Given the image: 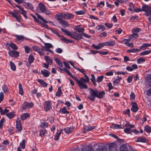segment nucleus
<instances>
[{
    "instance_id": "f257e3e1",
    "label": "nucleus",
    "mask_w": 151,
    "mask_h": 151,
    "mask_svg": "<svg viewBox=\"0 0 151 151\" xmlns=\"http://www.w3.org/2000/svg\"><path fill=\"white\" fill-rule=\"evenodd\" d=\"M90 95L88 97V98L92 101H94L96 97L99 99H102L103 96L105 94L104 91L100 92L96 89H93L92 88H90Z\"/></svg>"
},
{
    "instance_id": "f03ea898",
    "label": "nucleus",
    "mask_w": 151,
    "mask_h": 151,
    "mask_svg": "<svg viewBox=\"0 0 151 151\" xmlns=\"http://www.w3.org/2000/svg\"><path fill=\"white\" fill-rule=\"evenodd\" d=\"M61 30L63 32L65 33L67 35L77 40L83 39L81 36V33L78 34L75 32H70L67 29H64L63 28L61 29Z\"/></svg>"
},
{
    "instance_id": "7ed1b4c3",
    "label": "nucleus",
    "mask_w": 151,
    "mask_h": 151,
    "mask_svg": "<svg viewBox=\"0 0 151 151\" xmlns=\"http://www.w3.org/2000/svg\"><path fill=\"white\" fill-rule=\"evenodd\" d=\"M143 11L145 13L147 17L151 15V6L147 5H143Z\"/></svg>"
},
{
    "instance_id": "20e7f679",
    "label": "nucleus",
    "mask_w": 151,
    "mask_h": 151,
    "mask_svg": "<svg viewBox=\"0 0 151 151\" xmlns=\"http://www.w3.org/2000/svg\"><path fill=\"white\" fill-rule=\"evenodd\" d=\"M52 108V103L50 101H46L44 104V110L45 111H48Z\"/></svg>"
},
{
    "instance_id": "39448f33",
    "label": "nucleus",
    "mask_w": 151,
    "mask_h": 151,
    "mask_svg": "<svg viewBox=\"0 0 151 151\" xmlns=\"http://www.w3.org/2000/svg\"><path fill=\"white\" fill-rule=\"evenodd\" d=\"M46 8L45 6L42 3H40L37 8V11L39 13L44 12Z\"/></svg>"
},
{
    "instance_id": "423d86ee",
    "label": "nucleus",
    "mask_w": 151,
    "mask_h": 151,
    "mask_svg": "<svg viewBox=\"0 0 151 151\" xmlns=\"http://www.w3.org/2000/svg\"><path fill=\"white\" fill-rule=\"evenodd\" d=\"M86 79H84L83 78V80H82L81 82V84L82 85V88H81V89H87L88 88V86L86 84H85L86 82H88L89 81V79L88 76L86 77Z\"/></svg>"
},
{
    "instance_id": "0eeeda50",
    "label": "nucleus",
    "mask_w": 151,
    "mask_h": 151,
    "mask_svg": "<svg viewBox=\"0 0 151 151\" xmlns=\"http://www.w3.org/2000/svg\"><path fill=\"white\" fill-rule=\"evenodd\" d=\"M33 105L34 104L32 103H29L27 102H25L22 105V108L23 109H29L32 108Z\"/></svg>"
},
{
    "instance_id": "6e6552de",
    "label": "nucleus",
    "mask_w": 151,
    "mask_h": 151,
    "mask_svg": "<svg viewBox=\"0 0 151 151\" xmlns=\"http://www.w3.org/2000/svg\"><path fill=\"white\" fill-rule=\"evenodd\" d=\"M117 145L114 143H112L109 145V149L110 151H116Z\"/></svg>"
},
{
    "instance_id": "1a4fd4ad",
    "label": "nucleus",
    "mask_w": 151,
    "mask_h": 151,
    "mask_svg": "<svg viewBox=\"0 0 151 151\" xmlns=\"http://www.w3.org/2000/svg\"><path fill=\"white\" fill-rule=\"evenodd\" d=\"M9 55L12 57L17 58L19 56V52L17 51L12 50L9 52Z\"/></svg>"
},
{
    "instance_id": "9d476101",
    "label": "nucleus",
    "mask_w": 151,
    "mask_h": 151,
    "mask_svg": "<svg viewBox=\"0 0 151 151\" xmlns=\"http://www.w3.org/2000/svg\"><path fill=\"white\" fill-rule=\"evenodd\" d=\"M16 6L22 12H21V13L23 15L24 17L26 19H27V17L26 15L27 13L26 11L24 10L23 8L19 5H16Z\"/></svg>"
},
{
    "instance_id": "9b49d317",
    "label": "nucleus",
    "mask_w": 151,
    "mask_h": 151,
    "mask_svg": "<svg viewBox=\"0 0 151 151\" xmlns=\"http://www.w3.org/2000/svg\"><path fill=\"white\" fill-rule=\"evenodd\" d=\"M65 13L62 12L61 13H59L56 15L55 18L58 20H63V18H65Z\"/></svg>"
},
{
    "instance_id": "f8f14e48",
    "label": "nucleus",
    "mask_w": 151,
    "mask_h": 151,
    "mask_svg": "<svg viewBox=\"0 0 151 151\" xmlns=\"http://www.w3.org/2000/svg\"><path fill=\"white\" fill-rule=\"evenodd\" d=\"M132 104L131 110L133 112H136L138 110V106L137 104L135 102H133L132 103Z\"/></svg>"
},
{
    "instance_id": "ddd939ff",
    "label": "nucleus",
    "mask_w": 151,
    "mask_h": 151,
    "mask_svg": "<svg viewBox=\"0 0 151 151\" xmlns=\"http://www.w3.org/2000/svg\"><path fill=\"white\" fill-rule=\"evenodd\" d=\"M71 77L73 78L74 79L75 81L77 83L79 87L81 88H82L81 86H82V85L81 84V82L82 81V80H83V78H81L80 80H78L77 78L75 76H73L72 75V76H70Z\"/></svg>"
},
{
    "instance_id": "4468645a",
    "label": "nucleus",
    "mask_w": 151,
    "mask_h": 151,
    "mask_svg": "<svg viewBox=\"0 0 151 151\" xmlns=\"http://www.w3.org/2000/svg\"><path fill=\"white\" fill-rule=\"evenodd\" d=\"M135 141L137 142L146 143L148 142V140L145 137H139L137 138Z\"/></svg>"
},
{
    "instance_id": "2eb2a0df",
    "label": "nucleus",
    "mask_w": 151,
    "mask_h": 151,
    "mask_svg": "<svg viewBox=\"0 0 151 151\" xmlns=\"http://www.w3.org/2000/svg\"><path fill=\"white\" fill-rule=\"evenodd\" d=\"M65 19H71L74 18V15L70 13H65Z\"/></svg>"
},
{
    "instance_id": "dca6fc26",
    "label": "nucleus",
    "mask_w": 151,
    "mask_h": 151,
    "mask_svg": "<svg viewBox=\"0 0 151 151\" xmlns=\"http://www.w3.org/2000/svg\"><path fill=\"white\" fill-rule=\"evenodd\" d=\"M59 22L60 25L63 26L65 27H68L69 26V24L68 22L65 20H61L59 21Z\"/></svg>"
},
{
    "instance_id": "f3484780",
    "label": "nucleus",
    "mask_w": 151,
    "mask_h": 151,
    "mask_svg": "<svg viewBox=\"0 0 151 151\" xmlns=\"http://www.w3.org/2000/svg\"><path fill=\"white\" fill-rule=\"evenodd\" d=\"M16 127L17 130L19 132H20L22 130V127L21 122L19 121H16Z\"/></svg>"
},
{
    "instance_id": "a211bd4d",
    "label": "nucleus",
    "mask_w": 151,
    "mask_h": 151,
    "mask_svg": "<svg viewBox=\"0 0 151 151\" xmlns=\"http://www.w3.org/2000/svg\"><path fill=\"white\" fill-rule=\"evenodd\" d=\"M24 4L26 8L29 9L31 10H33V7L30 3L24 2Z\"/></svg>"
},
{
    "instance_id": "6ab92c4d",
    "label": "nucleus",
    "mask_w": 151,
    "mask_h": 151,
    "mask_svg": "<svg viewBox=\"0 0 151 151\" xmlns=\"http://www.w3.org/2000/svg\"><path fill=\"white\" fill-rule=\"evenodd\" d=\"M41 72L43 76L45 77H48L50 74L49 71L45 69H44V70H42Z\"/></svg>"
},
{
    "instance_id": "aec40b11",
    "label": "nucleus",
    "mask_w": 151,
    "mask_h": 151,
    "mask_svg": "<svg viewBox=\"0 0 151 151\" xmlns=\"http://www.w3.org/2000/svg\"><path fill=\"white\" fill-rule=\"evenodd\" d=\"M6 116L9 118L12 119L16 116L15 113L14 111L9 112L6 114Z\"/></svg>"
},
{
    "instance_id": "412c9836",
    "label": "nucleus",
    "mask_w": 151,
    "mask_h": 151,
    "mask_svg": "<svg viewBox=\"0 0 151 151\" xmlns=\"http://www.w3.org/2000/svg\"><path fill=\"white\" fill-rule=\"evenodd\" d=\"M74 129L73 127H67L64 129V131L66 134H68L72 132Z\"/></svg>"
},
{
    "instance_id": "4be33fe9",
    "label": "nucleus",
    "mask_w": 151,
    "mask_h": 151,
    "mask_svg": "<svg viewBox=\"0 0 151 151\" xmlns=\"http://www.w3.org/2000/svg\"><path fill=\"white\" fill-rule=\"evenodd\" d=\"M120 151H128V149L127 145L123 144L120 147Z\"/></svg>"
},
{
    "instance_id": "5701e85b",
    "label": "nucleus",
    "mask_w": 151,
    "mask_h": 151,
    "mask_svg": "<svg viewBox=\"0 0 151 151\" xmlns=\"http://www.w3.org/2000/svg\"><path fill=\"white\" fill-rule=\"evenodd\" d=\"M30 117V115L29 113H26L22 114L21 116V119L23 121L26 119L27 118Z\"/></svg>"
},
{
    "instance_id": "b1692460",
    "label": "nucleus",
    "mask_w": 151,
    "mask_h": 151,
    "mask_svg": "<svg viewBox=\"0 0 151 151\" xmlns=\"http://www.w3.org/2000/svg\"><path fill=\"white\" fill-rule=\"evenodd\" d=\"M95 128L94 126L91 127L90 125L86 126L84 127V129L85 131H89Z\"/></svg>"
},
{
    "instance_id": "393cba45",
    "label": "nucleus",
    "mask_w": 151,
    "mask_h": 151,
    "mask_svg": "<svg viewBox=\"0 0 151 151\" xmlns=\"http://www.w3.org/2000/svg\"><path fill=\"white\" fill-rule=\"evenodd\" d=\"M105 44L106 46H111L114 45L115 42L114 41H109L105 42Z\"/></svg>"
},
{
    "instance_id": "a878e982",
    "label": "nucleus",
    "mask_w": 151,
    "mask_h": 151,
    "mask_svg": "<svg viewBox=\"0 0 151 151\" xmlns=\"http://www.w3.org/2000/svg\"><path fill=\"white\" fill-rule=\"evenodd\" d=\"M96 29L98 30H100L101 32H102L106 29V27L103 25H99L96 27Z\"/></svg>"
},
{
    "instance_id": "bb28decb",
    "label": "nucleus",
    "mask_w": 151,
    "mask_h": 151,
    "mask_svg": "<svg viewBox=\"0 0 151 151\" xmlns=\"http://www.w3.org/2000/svg\"><path fill=\"white\" fill-rule=\"evenodd\" d=\"M45 58L48 64L51 65L52 64V59L50 58L49 57L47 56H45Z\"/></svg>"
},
{
    "instance_id": "cd10ccee",
    "label": "nucleus",
    "mask_w": 151,
    "mask_h": 151,
    "mask_svg": "<svg viewBox=\"0 0 151 151\" xmlns=\"http://www.w3.org/2000/svg\"><path fill=\"white\" fill-rule=\"evenodd\" d=\"M61 37H62V38L60 39L61 40L63 41V42L64 43H71L73 42L71 40H68L64 36H61Z\"/></svg>"
},
{
    "instance_id": "c85d7f7f",
    "label": "nucleus",
    "mask_w": 151,
    "mask_h": 151,
    "mask_svg": "<svg viewBox=\"0 0 151 151\" xmlns=\"http://www.w3.org/2000/svg\"><path fill=\"white\" fill-rule=\"evenodd\" d=\"M63 131V129H61L60 131H58L56 133L54 139L55 141L58 140L59 139V137L61 134V132Z\"/></svg>"
},
{
    "instance_id": "c756f323",
    "label": "nucleus",
    "mask_w": 151,
    "mask_h": 151,
    "mask_svg": "<svg viewBox=\"0 0 151 151\" xmlns=\"http://www.w3.org/2000/svg\"><path fill=\"white\" fill-rule=\"evenodd\" d=\"M63 92L62 91L61 88L60 87H59L58 88V91L57 92L56 96L58 97H60L61 95L62 94Z\"/></svg>"
},
{
    "instance_id": "7c9ffc66",
    "label": "nucleus",
    "mask_w": 151,
    "mask_h": 151,
    "mask_svg": "<svg viewBox=\"0 0 151 151\" xmlns=\"http://www.w3.org/2000/svg\"><path fill=\"white\" fill-rule=\"evenodd\" d=\"M151 46V44L149 43H145L143 44L142 46H141L140 48V49L143 48V50H145L148 47H150Z\"/></svg>"
},
{
    "instance_id": "2f4dec72",
    "label": "nucleus",
    "mask_w": 151,
    "mask_h": 151,
    "mask_svg": "<svg viewBox=\"0 0 151 151\" xmlns=\"http://www.w3.org/2000/svg\"><path fill=\"white\" fill-rule=\"evenodd\" d=\"M37 81L43 87L46 86H47V84L43 80L39 79L37 80Z\"/></svg>"
},
{
    "instance_id": "473e14b6",
    "label": "nucleus",
    "mask_w": 151,
    "mask_h": 151,
    "mask_svg": "<svg viewBox=\"0 0 151 151\" xmlns=\"http://www.w3.org/2000/svg\"><path fill=\"white\" fill-rule=\"evenodd\" d=\"M46 132L47 131L45 128L41 129L40 131V136L43 137Z\"/></svg>"
},
{
    "instance_id": "72a5a7b5",
    "label": "nucleus",
    "mask_w": 151,
    "mask_h": 151,
    "mask_svg": "<svg viewBox=\"0 0 151 151\" xmlns=\"http://www.w3.org/2000/svg\"><path fill=\"white\" fill-rule=\"evenodd\" d=\"M75 29L80 34L83 33L84 31V29L82 27H76L75 28Z\"/></svg>"
},
{
    "instance_id": "f704fd0d",
    "label": "nucleus",
    "mask_w": 151,
    "mask_h": 151,
    "mask_svg": "<svg viewBox=\"0 0 151 151\" xmlns=\"http://www.w3.org/2000/svg\"><path fill=\"white\" fill-rule=\"evenodd\" d=\"M16 40L17 41H23L24 39V37L22 35H16Z\"/></svg>"
},
{
    "instance_id": "c9c22d12",
    "label": "nucleus",
    "mask_w": 151,
    "mask_h": 151,
    "mask_svg": "<svg viewBox=\"0 0 151 151\" xmlns=\"http://www.w3.org/2000/svg\"><path fill=\"white\" fill-rule=\"evenodd\" d=\"M59 111L60 113L64 114H68L69 113V112L67 110L65 107L60 109Z\"/></svg>"
},
{
    "instance_id": "e433bc0d",
    "label": "nucleus",
    "mask_w": 151,
    "mask_h": 151,
    "mask_svg": "<svg viewBox=\"0 0 151 151\" xmlns=\"http://www.w3.org/2000/svg\"><path fill=\"white\" fill-rule=\"evenodd\" d=\"M19 93L21 95H23L24 94L23 89L21 83L19 84Z\"/></svg>"
},
{
    "instance_id": "4c0bfd02",
    "label": "nucleus",
    "mask_w": 151,
    "mask_h": 151,
    "mask_svg": "<svg viewBox=\"0 0 151 151\" xmlns=\"http://www.w3.org/2000/svg\"><path fill=\"white\" fill-rule=\"evenodd\" d=\"M144 131L148 133H150L151 132V127L147 125L144 128Z\"/></svg>"
},
{
    "instance_id": "58836bf2",
    "label": "nucleus",
    "mask_w": 151,
    "mask_h": 151,
    "mask_svg": "<svg viewBox=\"0 0 151 151\" xmlns=\"http://www.w3.org/2000/svg\"><path fill=\"white\" fill-rule=\"evenodd\" d=\"M10 64L12 70L13 71H15L16 70V66L14 63L10 61Z\"/></svg>"
},
{
    "instance_id": "ea45409f",
    "label": "nucleus",
    "mask_w": 151,
    "mask_h": 151,
    "mask_svg": "<svg viewBox=\"0 0 151 151\" xmlns=\"http://www.w3.org/2000/svg\"><path fill=\"white\" fill-rule=\"evenodd\" d=\"M140 51V49L137 48H133L130 50H128L127 51L128 52L135 53Z\"/></svg>"
},
{
    "instance_id": "a19ab883",
    "label": "nucleus",
    "mask_w": 151,
    "mask_h": 151,
    "mask_svg": "<svg viewBox=\"0 0 151 151\" xmlns=\"http://www.w3.org/2000/svg\"><path fill=\"white\" fill-rule=\"evenodd\" d=\"M34 60V58L33 55L31 54L29 55L28 58L29 63L30 64L33 62Z\"/></svg>"
},
{
    "instance_id": "79ce46f5",
    "label": "nucleus",
    "mask_w": 151,
    "mask_h": 151,
    "mask_svg": "<svg viewBox=\"0 0 151 151\" xmlns=\"http://www.w3.org/2000/svg\"><path fill=\"white\" fill-rule=\"evenodd\" d=\"M36 15L37 16V17L40 19L42 21L45 23H48L47 21L44 18H43L40 15L37 13H36Z\"/></svg>"
},
{
    "instance_id": "37998d69",
    "label": "nucleus",
    "mask_w": 151,
    "mask_h": 151,
    "mask_svg": "<svg viewBox=\"0 0 151 151\" xmlns=\"http://www.w3.org/2000/svg\"><path fill=\"white\" fill-rule=\"evenodd\" d=\"M140 29L139 28H136L133 29L132 30V32L134 34L136 37L137 36V33L139 31Z\"/></svg>"
},
{
    "instance_id": "c03bdc74",
    "label": "nucleus",
    "mask_w": 151,
    "mask_h": 151,
    "mask_svg": "<svg viewBox=\"0 0 151 151\" xmlns=\"http://www.w3.org/2000/svg\"><path fill=\"white\" fill-rule=\"evenodd\" d=\"M151 52V50L145 51L141 52L140 54V55H144L148 54Z\"/></svg>"
},
{
    "instance_id": "a18cd8bd",
    "label": "nucleus",
    "mask_w": 151,
    "mask_h": 151,
    "mask_svg": "<svg viewBox=\"0 0 151 151\" xmlns=\"http://www.w3.org/2000/svg\"><path fill=\"white\" fill-rule=\"evenodd\" d=\"M125 127L127 128H129L131 129L132 128L134 127V125L133 124H132L129 122H127L125 124Z\"/></svg>"
},
{
    "instance_id": "49530a36",
    "label": "nucleus",
    "mask_w": 151,
    "mask_h": 151,
    "mask_svg": "<svg viewBox=\"0 0 151 151\" xmlns=\"http://www.w3.org/2000/svg\"><path fill=\"white\" fill-rule=\"evenodd\" d=\"M18 12L14 10L13 12H9L8 13L9 14L12 15L13 17H15V15L17 14L18 13Z\"/></svg>"
},
{
    "instance_id": "de8ad7c7",
    "label": "nucleus",
    "mask_w": 151,
    "mask_h": 151,
    "mask_svg": "<svg viewBox=\"0 0 151 151\" xmlns=\"http://www.w3.org/2000/svg\"><path fill=\"white\" fill-rule=\"evenodd\" d=\"M24 48L25 52L27 53H28L30 51L32 50L31 48L27 45H24Z\"/></svg>"
},
{
    "instance_id": "09e8293b",
    "label": "nucleus",
    "mask_w": 151,
    "mask_h": 151,
    "mask_svg": "<svg viewBox=\"0 0 151 151\" xmlns=\"http://www.w3.org/2000/svg\"><path fill=\"white\" fill-rule=\"evenodd\" d=\"M75 13L78 15H83L85 13V11L83 10H80L75 12Z\"/></svg>"
},
{
    "instance_id": "8fccbe9b",
    "label": "nucleus",
    "mask_w": 151,
    "mask_h": 151,
    "mask_svg": "<svg viewBox=\"0 0 151 151\" xmlns=\"http://www.w3.org/2000/svg\"><path fill=\"white\" fill-rule=\"evenodd\" d=\"M96 151H107V150L106 147L104 146L101 147V149L97 148L96 150Z\"/></svg>"
},
{
    "instance_id": "3c124183",
    "label": "nucleus",
    "mask_w": 151,
    "mask_h": 151,
    "mask_svg": "<svg viewBox=\"0 0 151 151\" xmlns=\"http://www.w3.org/2000/svg\"><path fill=\"white\" fill-rule=\"evenodd\" d=\"M91 80L92 82H93V85L94 86L96 85V79L95 78V76L93 74H91Z\"/></svg>"
},
{
    "instance_id": "603ef678",
    "label": "nucleus",
    "mask_w": 151,
    "mask_h": 151,
    "mask_svg": "<svg viewBox=\"0 0 151 151\" xmlns=\"http://www.w3.org/2000/svg\"><path fill=\"white\" fill-rule=\"evenodd\" d=\"M111 128H113L114 129H117L119 128V125L118 124H113L110 126Z\"/></svg>"
},
{
    "instance_id": "864d4df0",
    "label": "nucleus",
    "mask_w": 151,
    "mask_h": 151,
    "mask_svg": "<svg viewBox=\"0 0 151 151\" xmlns=\"http://www.w3.org/2000/svg\"><path fill=\"white\" fill-rule=\"evenodd\" d=\"M20 146L21 148L22 149L24 148L25 147V141L24 140H23L20 143Z\"/></svg>"
},
{
    "instance_id": "5fc2aeb1",
    "label": "nucleus",
    "mask_w": 151,
    "mask_h": 151,
    "mask_svg": "<svg viewBox=\"0 0 151 151\" xmlns=\"http://www.w3.org/2000/svg\"><path fill=\"white\" fill-rule=\"evenodd\" d=\"M145 61V59L142 58L138 59L137 60V63L138 64H140L141 63L144 62Z\"/></svg>"
},
{
    "instance_id": "6e6d98bb",
    "label": "nucleus",
    "mask_w": 151,
    "mask_h": 151,
    "mask_svg": "<svg viewBox=\"0 0 151 151\" xmlns=\"http://www.w3.org/2000/svg\"><path fill=\"white\" fill-rule=\"evenodd\" d=\"M9 46L11 48L14 50H16L17 48L16 45L13 43H11Z\"/></svg>"
},
{
    "instance_id": "4d7b16f0",
    "label": "nucleus",
    "mask_w": 151,
    "mask_h": 151,
    "mask_svg": "<svg viewBox=\"0 0 151 151\" xmlns=\"http://www.w3.org/2000/svg\"><path fill=\"white\" fill-rule=\"evenodd\" d=\"M143 5H142V9L139 8H135L134 9V10L136 12H140L143 11Z\"/></svg>"
},
{
    "instance_id": "13d9d810",
    "label": "nucleus",
    "mask_w": 151,
    "mask_h": 151,
    "mask_svg": "<svg viewBox=\"0 0 151 151\" xmlns=\"http://www.w3.org/2000/svg\"><path fill=\"white\" fill-rule=\"evenodd\" d=\"M124 131L125 133H127L128 134H131L132 132V130L130 129L129 128H125L124 130Z\"/></svg>"
},
{
    "instance_id": "bf43d9fd",
    "label": "nucleus",
    "mask_w": 151,
    "mask_h": 151,
    "mask_svg": "<svg viewBox=\"0 0 151 151\" xmlns=\"http://www.w3.org/2000/svg\"><path fill=\"white\" fill-rule=\"evenodd\" d=\"M40 127L43 128H47L48 127V123L47 122H45L41 124Z\"/></svg>"
},
{
    "instance_id": "052dcab7",
    "label": "nucleus",
    "mask_w": 151,
    "mask_h": 151,
    "mask_svg": "<svg viewBox=\"0 0 151 151\" xmlns=\"http://www.w3.org/2000/svg\"><path fill=\"white\" fill-rule=\"evenodd\" d=\"M43 13H45V14L47 15L52 14V13L51 11L50 10L47 9L46 8L44 12H43Z\"/></svg>"
},
{
    "instance_id": "680f3d73",
    "label": "nucleus",
    "mask_w": 151,
    "mask_h": 151,
    "mask_svg": "<svg viewBox=\"0 0 151 151\" xmlns=\"http://www.w3.org/2000/svg\"><path fill=\"white\" fill-rule=\"evenodd\" d=\"M9 112V110L7 109H6L4 110H2V111L1 112V115H4L8 113Z\"/></svg>"
},
{
    "instance_id": "e2e57ef3",
    "label": "nucleus",
    "mask_w": 151,
    "mask_h": 151,
    "mask_svg": "<svg viewBox=\"0 0 151 151\" xmlns=\"http://www.w3.org/2000/svg\"><path fill=\"white\" fill-rule=\"evenodd\" d=\"M104 77L103 76H99L97 78V81L99 83L101 82L103 80Z\"/></svg>"
},
{
    "instance_id": "0e129e2a",
    "label": "nucleus",
    "mask_w": 151,
    "mask_h": 151,
    "mask_svg": "<svg viewBox=\"0 0 151 151\" xmlns=\"http://www.w3.org/2000/svg\"><path fill=\"white\" fill-rule=\"evenodd\" d=\"M129 9L132 11L133 10V9L134 8V6L133 3L130 2L129 3Z\"/></svg>"
},
{
    "instance_id": "69168bd1",
    "label": "nucleus",
    "mask_w": 151,
    "mask_h": 151,
    "mask_svg": "<svg viewBox=\"0 0 151 151\" xmlns=\"http://www.w3.org/2000/svg\"><path fill=\"white\" fill-rule=\"evenodd\" d=\"M14 17L16 18V19L17 21L19 22L20 21V19L21 17L19 14V12H18V14H16L15 15V17Z\"/></svg>"
},
{
    "instance_id": "338daca9",
    "label": "nucleus",
    "mask_w": 151,
    "mask_h": 151,
    "mask_svg": "<svg viewBox=\"0 0 151 151\" xmlns=\"http://www.w3.org/2000/svg\"><path fill=\"white\" fill-rule=\"evenodd\" d=\"M45 47L49 48V49L51 48H53V47L52 45L49 43H45Z\"/></svg>"
},
{
    "instance_id": "774afa93",
    "label": "nucleus",
    "mask_w": 151,
    "mask_h": 151,
    "mask_svg": "<svg viewBox=\"0 0 151 151\" xmlns=\"http://www.w3.org/2000/svg\"><path fill=\"white\" fill-rule=\"evenodd\" d=\"M104 25L109 28H111L113 26L112 24H110L108 23H105Z\"/></svg>"
}]
</instances>
